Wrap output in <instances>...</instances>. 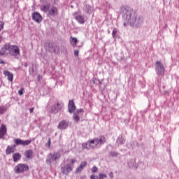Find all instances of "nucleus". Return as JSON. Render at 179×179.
<instances>
[{
    "instance_id": "15",
    "label": "nucleus",
    "mask_w": 179,
    "mask_h": 179,
    "mask_svg": "<svg viewBox=\"0 0 179 179\" xmlns=\"http://www.w3.org/2000/svg\"><path fill=\"white\" fill-rule=\"evenodd\" d=\"M50 8H51V3L46 2L45 4L41 6V10L45 13H47L50 12Z\"/></svg>"
},
{
    "instance_id": "14",
    "label": "nucleus",
    "mask_w": 179,
    "mask_h": 179,
    "mask_svg": "<svg viewBox=\"0 0 179 179\" xmlns=\"http://www.w3.org/2000/svg\"><path fill=\"white\" fill-rule=\"evenodd\" d=\"M68 110L70 114H72L76 110V106H75V103L73 102V100H70L69 101Z\"/></svg>"
},
{
    "instance_id": "5",
    "label": "nucleus",
    "mask_w": 179,
    "mask_h": 179,
    "mask_svg": "<svg viewBox=\"0 0 179 179\" xmlns=\"http://www.w3.org/2000/svg\"><path fill=\"white\" fill-rule=\"evenodd\" d=\"M59 157H61V152H56L53 154L50 153L46 159V163H48V164H51L52 163H54L55 160L59 159Z\"/></svg>"
},
{
    "instance_id": "7",
    "label": "nucleus",
    "mask_w": 179,
    "mask_h": 179,
    "mask_svg": "<svg viewBox=\"0 0 179 179\" xmlns=\"http://www.w3.org/2000/svg\"><path fill=\"white\" fill-rule=\"evenodd\" d=\"M91 143H93L94 148L96 146H101L106 143V137L104 136H101L98 138L91 140Z\"/></svg>"
},
{
    "instance_id": "22",
    "label": "nucleus",
    "mask_w": 179,
    "mask_h": 179,
    "mask_svg": "<svg viewBox=\"0 0 179 179\" xmlns=\"http://www.w3.org/2000/svg\"><path fill=\"white\" fill-rule=\"evenodd\" d=\"M13 162L16 163L17 160H20V159H22V155H20V153L19 152H15L13 155Z\"/></svg>"
},
{
    "instance_id": "16",
    "label": "nucleus",
    "mask_w": 179,
    "mask_h": 179,
    "mask_svg": "<svg viewBox=\"0 0 179 179\" xmlns=\"http://www.w3.org/2000/svg\"><path fill=\"white\" fill-rule=\"evenodd\" d=\"M6 126L5 124H1L0 127V139H4L5 135H6Z\"/></svg>"
},
{
    "instance_id": "23",
    "label": "nucleus",
    "mask_w": 179,
    "mask_h": 179,
    "mask_svg": "<svg viewBox=\"0 0 179 179\" xmlns=\"http://www.w3.org/2000/svg\"><path fill=\"white\" fill-rule=\"evenodd\" d=\"M136 161L135 159H129L127 162V165L129 169H136V166H135Z\"/></svg>"
},
{
    "instance_id": "33",
    "label": "nucleus",
    "mask_w": 179,
    "mask_h": 179,
    "mask_svg": "<svg viewBox=\"0 0 179 179\" xmlns=\"http://www.w3.org/2000/svg\"><path fill=\"white\" fill-rule=\"evenodd\" d=\"M99 169H97V167H96V166H93L92 168V169H91V171H92V173H97V171H98Z\"/></svg>"
},
{
    "instance_id": "6",
    "label": "nucleus",
    "mask_w": 179,
    "mask_h": 179,
    "mask_svg": "<svg viewBox=\"0 0 179 179\" xmlns=\"http://www.w3.org/2000/svg\"><path fill=\"white\" fill-rule=\"evenodd\" d=\"M24 171H29V166L24 164H19L14 168V172L17 174H20V173H24Z\"/></svg>"
},
{
    "instance_id": "39",
    "label": "nucleus",
    "mask_w": 179,
    "mask_h": 179,
    "mask_svg": "<svg viewBox=\"0 0 179 179\" xmlns=\"http://www.w3.org/2000/svg\"><path fill=\"white\" fill-rule=\"evenodd\" d=\"M18 94H20V96H23V88H21V89L18 91Z\"/></svg>"
},
{
    "instance_id": "17",
    "label": "nucleus",
    "mask_w": 179,
    "mask_h": 179,
    "mask_svg": "<svg viewBox=\"0 0 179 179\" xmlns=\"http://www.w3.org/2000/svg\"><path fill=\"white\" fill-rule=\"evenodd\" d=\"M87 166V162L86 161L81 162L80 166L76 169V173H82L83 171V169Z\"/></svg>"
},
{
    "instance_id": "43",
    "label": "nucleus",
    "mask_w": 179,
    "mask_h": 179,
    "mask_svg": "<svg viewBox=\"0 0 179 179\" xmlns=\"http://www.w3.org/2000/svg\"><path fill=\"white\" fill-rule=\"evenodd\" d=\"M24 66L25 68H27V66H29V64H28L27 62H25V63L24 64Z\"/></svg>"
},
{
    "instance_id": "40",
    "label": "nucleus",
    "mask_w": 179,
    "mask_h": 179,
    "mask_svg": "<svg viewBox=\"0 0 179 179\" xmlns=\"http://www.w3.org/2000/svg\"><path fill=\"white\" fill-rule=\"evenodd\" d=\"M48 144L49 146L51 145V138H48Z\"/></svg>"
},
{
    "instance_id": "8",
    "label": "nucleus",
    "mask_w": 179,
    "mask_h": 179,
    "mask_svg": "<svg viewBox=\"0 0 179 179\" xmlns=\"http://www.w3.org/2000/svg\"><path fill=\"white\" fill-rule=\"evenodd\" d=\"M64 108V103L62 101H56L54 105L51 107V112L57 114Z\"/></svg>"
},
{
    "instance_id": "2",
    "label": "nucleus",
    "mask_w": 179,
    "mask_h": 179,
    "mask_svg": "<svg viewBox=\"0 0 179 179\" xmlns=\"http://www.w3.org/2000/svg\"><path fill=\"white\" fill-rule=\"evenodd\" d=\"M76 162V159H72L70 161L69 164H67L66 166L62 167L61 171L62 174H65L68 176L72 171V169L73 167V164Z\"/></svg>"
},
{
    "instance_id": "30",
    "label": "nucleus",
    "mask_w": 179,
    "mask_h": 179,
    "mask_svg": "<svg viewBox=\"0 0 179 179\" xmlns=\"http://www.w3.org/2000/svg\"><path fill=\"white\" fill-rule=\"evenodd\" d=\"M118 33V29L117 28H113V32H112V36L113 38H117V34Z\"/></svg>"
},
{
    "instance_id": "31",
    "label": "nucleus",
    "mask_w": 179,
    "mask_h": 179,
    "mask_svg": "<svg viewBox=\"0 0 179 179\" xmlns=\"http://www.w3.org/2000/svg\"><path fill=\"white\" fill-rule=\"evenodd\" d=\"M4 113H6V106H0V115H2Z\"/></svg>"
},
{
    "instance_id": "4",
    "label": "nucleus",
    "mask_w": 179,
    "mask_h": 179,
    "mask_svg": "<svg viewBox=\"0 0 179 179\" xmlns=\"http://www.w3.org/2000/svg\"><path fill=\"white\" fill-rule=\"evenodd\" d=\"M155 72L158 76H163L164 75V65L162 62L157 61L155 64Z\"/></svg>"
},
{
    "instance_id": "34",
    "label": "nucleus",
    "mask_w": 179,
    "mask_h": 179,
    "mask_svg": "<svg viewBox=\"0 0 179 179\" xmlns=\"http://www.w3.org/2000/svg\"><path fill=\"white\" fill-rule=\"evenodd\" d=\"M99 178L103 179V178H107V175L103 174V173H99Z\"/></svg>"
},
{
    "instance_id": "19",
    "label": "nucleus",
    "mask_w": 179,
    "mask_h": 179,
    "mask_svg": "<svg viewBox=\"0 0 179 179\" xmlns=\"http://www.w3.org/2000/svg\"><path fill=\"white\" fill-rule=\"evenodd\" d=\"M15 149H16V145H8L6 150V155H10V153H15Z\"/></svg>"
},
{
    "instance_id": "46",
    "label": "nucleus",
    "mask_w": 179,
    "mask_h": 179,
    "mask_svg": "<svg viewBox=\"0 0 179 179\" xmlns=\"http://www.w3.org/2000/svg\"><path fill=\"white\" fill-rule=\"evenodd\" d=\"M2 42V36H0V43Z\"/></svg>"
},
{
    "instance_id": "21",
    "label": "nucleus",
    "mask_w": 179,
    "mask_h": 179,
    "mask_svg": "<svg viewBox=\"0 0 179 179\" xmlns=\"http://www.w3.org/2000/svg\"><path fill=\"white\" fill-rule=\"evenodd\" d=\"M75 19L77 20V22H78V23H80V24H83V23H85V17L83 15H76Z\"/></svg>"
},
{
    "instance_id": "13",
    "label": "nucleus",
    "mask_w": 179,
    "mask_h": 179,
    "mask_svg": "<svg viewBox=\"0 0 179 179\" xmlns=\"http://www.w3.org/2000/svg\"><path fill=\"white\" fill-rule=\"evenodd\" d=\"M94 148V145L92 143V141H88L87 143H84L82 145V149H87V150H90V149Z\"/></svg>"
},
{
    "instance_id": "38",
    "label": "nucleus",
    "mask_w": 179,
    "mask_h": 179,
    "mask_svg": "<svg viewBox=\"0 0 179 179\" xmlns=\"http://www.w3.org/2000/svg\"><path fill=\"white\" fill-rule=\"evenodd\" d=\"M74 55H75V57H78L79 56V50H74Z\"/></svg>"
},
{
    "instance_id": "1",
    "label": "nucleus",
    "mask_w": 179,
    "mask_h": 179,
    "mask_svg": "<svg viewBox=\"0 0 179 179\" xmlns=\"http://www.w3.org/2000/svg\"><path fill=\"white\" fill-rule=\"evenodd\" d=\"M120 13L124 20L123 26L127 27L128 24H130L131 27H141L143 20L141 17H138V15L128 6H122L120 7Z\"/></svg>"
},
{
    "instance_id": "37",
    "label": "nucleus",
    "mask_w": 179,
    "mask_h": 179,
    "mask_svg": "<svg viewBox=\"0 0 179 179\" xmlns=\"http://www.w3.org/2000/svg\"><path fill=\"white\" fill-rule=\"evenodd\" d=\"M75 113H77L78 115H79V114H80V113H83V109H82V108L77 109Z\"/></svg>"
},
{
    "instance_id": "29",
    "label": "nucleus",
    "mask_w": 179,
    "mask_h": 179,
    "mask_svg": "<svg viewBox=\"0 0 179 179\" xmlns=\"http://www.w3.org/2000/svg\"><path fill=\"white\" fill-rule=\"evenodd\" d=\"M73 118L74 121H76V122H79V121L80 120V117H79V115H78V113H74L73 115Z\"/></svg>"
},
{
    "instance_id": "48",
    "label": "nucleus",
    "mask_w": 179,
    "mask_h": 179,
    "mask_svg": "<svg viewBox=\"0 0 179 179\" xmlns=\"http://www.w3.org/2000/svg\"><path fill=\"white\" fill-rule=\"evenodd\" d=\"M165 93H168V92H165Z\"/></svg>"
},
{
    "instance_id": "25",
    "label": "nucleus",
    "mask_w": 179,
    "mask_h": 179,
    "mask_svg": "<svg viewBox=\"0 0 179 179\" xmlns=\"http://www.w3.org/2000/svg\"><path fill=\"white\" fill-rule=\"evenodd\" d=\"M116 142L118 145H124V143H125V140L124 137H122V135H120L117 137Z\"/></svg>"
},
{
    "instance_id": "12",
    "label": "nucleus",
    "mask_w": 179,
    "mask_h": 179,
    "mask_svg": "<svg viewBox=\"0 0 179 179\" xmlns=\"http://www.w3.org/2000/svg\"><path fill=\"white\" fill-rule=\"evenodd\" d=\"M69 125V122L67 120H63L59 122L57 128L58 129H66Z\"/></svg>"
},
{
    "instance_id": "20",
    "label": "nucleus",
    "mask_w": 179,
    "mask_h": 179,
    "mask_svg": "<svg viewBox=\"0 0 179 179\" xmlns=\"http://www.w3.org/2000/svg\"><path fill=\"white\" fill-rule=\"evenodd\" d=\"M3 74L7 76L8 80L12 82L13 80V74L8 71H4Z\"/></svg>"
},
{
    "instance_id": "32",
    "label": "nucleus",
    "mask_w": 179,
    "mask_h": 179,
    "mask_svg": "<svg viewBox=\"0 0 179 179\" xmlns=\"http://www.w3.org/2000/svg\"><path fill=\"white\" fill-rule=\"evenodd\" d=\"M109 155L111 156V157H117V156H118V152L115 151H111L109 152Z\"/></svg>"
},
{
    "instance_id": "42",
    "label": "nucleus",
    "mask_w": 179,
    "mask_h": 179,
    "mask_svg": "<svg viewBox=\"0 0 179 179\" xmlns=\"http://www.w3.org/2000/svg\"><path fill=\"white\" fill-rule=\"evenodd\" d=\"M33 111H34V108H31L29 109V113H33Z\"/></svg>"
},
{
    "instance_id": "11",
    "label": "nucleus",
    "mask_w": 179,
    "mask_h": 179,
    "mask_svg": "<svg viewBox=\"0 0 179 179\" xmlns=\"http://www.w3.org/2000/svg\"><path fill=\"white\" fill-rule=\"evenodd\" d=\"M9 54V43H6L1 49H0V57L3 55H8Z\"/></svg>"
},
{
    "instance_id": "44",
    "label": "nucleus",
    "mask_w": 179,
    "mask_h": 179,
    "mask_svg": "<svg viewBox=\"0 0 179 179\" xmlns=\"http://www.w3.org/2000/svg\"><path fill=\"white\" fill-rule=\"evenodd\" d=\"M0 64H5V62H3L2 59H0Z\"/></svg>"
},
{
    "instance_id": "9",
    "label": "nucleus",
    "mask_w": 179,
    "mask_h": 179,
    "mask_svg": "<svg viewBox=\"0 0 179 179\" xmlns=\"http://www.w3.org/2000/svg\"><path fill=\"white\" fill-rule=\"evenodd\" d=\"M15 145H22V146H27V145H30L31 143V140H22L20 138H17L14 140Z\"/></svg>"
},
{
    "instance_id": "26",
    "label": "nucleus",
    "mask_w": 179,
    "mask_h": 179,
    "mask_svg": "<svg viewBox=\"0 0 179 179\" xmlns=\"http://www.w3.org/2000/svg\"><path fill=\"white\" fill-rule=\"evenodd\" d=\"M70 44L72 47H75L78 44V38L75 37H70Z\"/></svg>"
},
{
    "instance_id": "27",
    "label": "nucleus",
    "mask_w": 179,
    "mask_h": 179,
    "mask_svg": "<svg viewBox=\"0 0 179 179\" xmlns=\"http://www.w3.org/2000/svg\"><path fill=\"white\" fill-rule=\"evenodd\" d=\"M84 10L85 12H86V13H90V12H92V6L85 5L84 6Z\"/></svg>"
},
{
    "instance_id": "18",
    "label": "nucleus",
    "mask_w": 179,
    "mask_h": 179,
    "mask_svg": "<svg viewBox=\"0 0 179 179\" xmlns=\"http://www.w3.org/2000/svg\"><path fill=\"white\" fill-rule=\"evenodd\" d=\"M58 13V9L55 6L50 7L48 15L49 16H57V14Z\"/></svg>"
},
{
    "instance_id": "41",
    "label": "nucleus",
    "mask_w": 179,
    "mask_h": 179,
    "mask_svg": "<svg viewBox=\"0 0 179 179\" xmlns=\"http://www.w3.org/2000/svg\"><path fill=\"white\" fill-rule=\"evenodd\" d=\"M109 177H110V178H113L114 176H113V172H110V173H109Z\"/></svg>"
},
{
    "instance_id": "35",
    "label": "nucleus",
    "mask_w": 179,
    "mask_h": 179,
    "mask_svg": "<svg viewBox=\"0 0 179 179\" xmlns=\"http://www.w3.org/2000/svg\"><path fill=\"white\" fill-rule=\"evenodd\" d=\"M3 26H4V23L0 21V31H2V30H3Z\"/></svg>"
},
{
    "instance_id": "3",
    "label": "nucleus",
    "mask_w": 179,
    "mask_h": 179,
    "mask_svg": "<svg viewBox=\"0 0 179 179\" xmlns=\"http://www.w3.org/2000/svg\"><path fill=\"white\" fill-rule=\"evenodd\" d=\"M8 50L9 54L12 57H15V58H19L20 57V49L17 45L9 44Z\"/></svg>"
},
{
    "instance_id": "45",
    "label": "nucleus",
    "mask_w": 179,
    "mask_h": 179,
    "mask_svg": "<svg viewBox=\"0 0 179 179\" xmlns=\"http://www.w3.org/2000/svg\"><path fill=\"white\" fill-rule=\"evenodd\" d=\"M80 179H86V176H81Z\"/></svg>"
},
{
    "instance_id": "47",
    "label": "nucleus",
    "mask_w": 179,
    "mask_h": 179,
    "mask_svg": "<svg viewBox=\"0 0 179 179\" xmlns=\"http://www.w3.org/2000/svg\"><path fill=\"white\" fill-rule=\"evenodd\" d=\"M34 69H32V72H34Z\"/></svg>"
},
{
    "instance_id": "28",
    "label": "nucleus",
    "mask_w": 179,
    "mask_h": 179,
    "mask_svg": "<svg viewBox=\"0 0 179 179\" xmlns=\"http://www.w3.org/2000/svg\"><path fill=\"white\" fill-rule=\"evenodd\" d=\"M48 50L50 52H55V46L52 43H49Z\"/></svg>"
},
{
    "instance_id": "10",
    "label": "nucleus",
    "mask_w": 179,
    "mask_h": 179,
    "mask_svg": "<svg viewBox=\"0 0 179 179\" xmlns=\"http://www.w3.org/2000/svg\"><path fill=\"white\" fill-rule=\"evenodd\" d=\"M32 20L36 23H41L43 21V16H41L39 13L34 12L31 15Z\"/></svg>"
},
{
    "instance_id": "36",
    "label": "nucleus",
    "mask_w": 179,
    "mask_h": 179,
    "mask_svg": "<svg viewBox=\"0 0 179 179\" xmlns=\"http://www.w3.org/2000/svg\"><path fill=\"white\" fill-rule=\"evenodd\" d=\"M90 179H101V178H100V176L92 175V176H90Z\"/></svg>"
},
{
    "instance_id": "24",
    "label": "nucleus",
    "mask_w": 179,
    "mask_h": 179,
    "mask_svg": "<svg viewBox=\"0 0 179 179\" xmlns=\"http://www.w3.org/2000/svg\"><path fill=\"white\" fill-rule=\"evenodd\" d=\"M25 157L27 159H33V150H27L25 151Z\"/></svg>"
}]
</instances>
